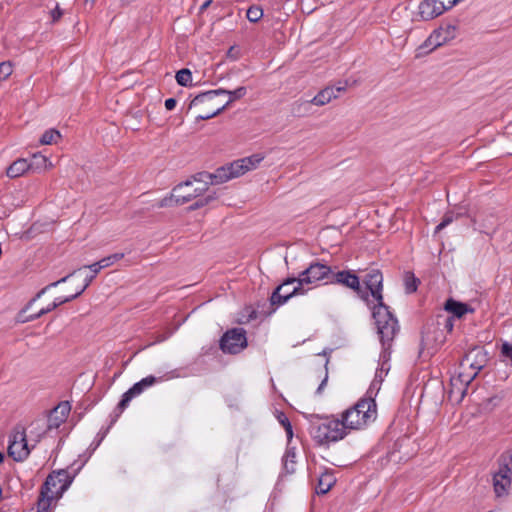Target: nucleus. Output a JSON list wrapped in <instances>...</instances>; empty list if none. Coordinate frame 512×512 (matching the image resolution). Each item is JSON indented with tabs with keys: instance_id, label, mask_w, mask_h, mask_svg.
<instances>
[{
	"instance_id": "nucleus-1",
	"label": "nucleus",
	"mask_w": 512,
	"mask_h": 512,
	"mask_svg": "<svg viewBox=\"0 0 512 512\" xmlns=\"http://www.w3.org/2000/svg\"><path fill=\"white\" fill-rule=\"evenodd\" d=\"M334 282L352 289L371 309L382 345L390 346L398 331L397 319L383 303V276L380 270L371 269L365 276L361 286L359 277L351 271H339Z\"/></svg>"
},
{
	"instance_id": "nucleus-2",
	"label": "nucleus",
	"mask_w": 512,
	"mask_h": 512,
	"mask_svg": "<svg viewBox=\"0 0 512 512\" xmlns=\"http://www.w3.org/2000/svg\"><path fill=\"white\" fill-rule=\"evenodd\" d=\"M347 431L361 430L377 418V404L371 396L359 399L340 415Z\"/></svg>"
},
{
	"instance_id": "nucleus-3",
	"label": "nucleus",
	"mask_w": 512,
	"mask_h": 512,
	"mask_svg": "<svg viewBox=\"0 0 512 512\" xmlns=\"http://www.w3.org/2000/svg\"><path fill=\"white\" fill-rule=\"evenodd\" d=\"M72 482L66 470L52 472L41 487L37 512H52L53 504L62 496Z\"/></svg>"
},
{
	"instance_id": "nucleus-4",
	"label": "nucleus",
	"mask_w": 512,
	"mask_h": 512,
	"mask_svg": "<svg viewBox=\"0 0 512 512\" xmlns=\"http://www.w3.org/2000/svg\"><path fill=\"white\" fill-rule=\"evenodd\" d=\"M208 173L200 174V178L181 183L173 188L171 194L161 199L158 207H169L173 205H183L201 196L208 190V183L211 180L207 178Z\"/></svg>"
},
{
	"instance_id": "nucleus-5",
	"label": "nucleus",
	"mask_w": 512,
	"mask_h": 512,
	"mask_svg": "<svg viewBox=\"0 0 512 512\" xmlns=\"http://www.w3.org/2000/svg\"><path fill=\"white\" fill-rule=\"evenodd\" d=\"M264 158L265 156L263 154L256 153L217 169L213 175L206 176L211 180V184H221L256 169Z\"/></svg>"
},
{
	"instance_id": "nucleus-6",
	"label": "nucleus",
	"mask_w": 512,
	"mask_h": 512,
	"mask_svg": "<svg viewBox=\"0 0 512 512\" xmlns=\"http://www.w3.org/2000/svg\"><path fill=\"white\" fill-rule=\"evenodd\" d=\"M310 434L318 444L327 445L344 439L348 431L341 417H327L318 422H313Z\"/></svg>"
},
{
	"instance_id": "nucleus-7",
	"label": "nucleus",
	"mask_w": 512,
	"mask_h": 512,
	"mask_svg": "<svg viewBox=\"0 0 512 512\" xmlns=\"http://www.w3.org/2000/svg\"><path fill=\"white\" fill-rule=\"evenodd\" d=\"M247 93V89L244 86H240L233 91H228L225 89H216L204 92L202 94L197 95L190 103V107H198L199 104H210L211 102H215L220 95H229V99L224 104L216 105V108L212 112H207L205 114H199L197 116L198 119L208 120L211 119L218 114H220L225 108H227L233 101L243 98Z\"/></svg>"
},
{
	"instance_id": "nucleus-8",
	"label": "nucleus",
	"mask_w": 512,
	"mask_h": 512,
	"mask_svg": "<svg viewBox=\"0 0 512 512\" xmlns=\"http://www.w3.org/2000/svg\"><path fill=\"white\" fill-rule=\"evenodd\" d=\"M492 486L497 498H505L512 491V454H503L492 473Z\"/></svg>"
},
{
	"instance_id": "nucleus-9",
	"label": "nucleus",
	"mask_w": 512,
	"mask_h": 512,
	"mask_svg": "<svg viewBox=\"0 0 512 512\" xmlns=\"http://www.w3.org/2000/svg\"><path fill=\"white\" fill-rule=\"evenodd\" d=\"M488 361L487 352L482 347H474L468 351L463 357L460 367L459 377L461 381L469 383L486 365Z\"/></svg>"
},
{
	"instance_id": "nucleus-10",
	"label": "nucleus",
	"mask_w": 512,
	"mask_h": 512,
	"mask_svg": "<svg viewBox=\"0 0 512 512\" xmlns=\"http://www.w3.org/2000/svg\"><path fill=\"white\" fill-rule=\"evenodd\" d=\"M102 269L95 268L94 263L91 265L83 266L75 271H73L70 275L65 276L61 278L58 281H55L53 283H50L49 285L45 286L43 289H41L36 296L29 302L27 308L31 306L37 299L41 298L42 295H44L50 288L56 287L61 283H64L67 281V279L71 276H75L78 274L85 273L84 278L82 280V283L77 285V289L81 292V294L87 289V287L91 284L93 279L96 277V275L101 271Z\"/></svg>"
},
{
	"instance_id": "nucleus-11",
	"label": "nucleus",
	"mask_w": 512,
	"mask_h": 512,
	"mask_svg": "<svg viewBox=\"0 0 512 512\" xmlns=\"http://www.w3.org/2000/svg\"><path fill=\"white\" fill-rule=\"evenodd\" d=\"M310 288H304L303 285H299L298 278H289L284 283L276 288L273 292L270 300L272 305H283L292 296L303 295Z\"/></svg>"
},
{
	"instance_id": "nucleus-12",
	"label": "nucleus",
	"mask_w": 512,
	"mask_h": 512,
	"mask_svg": "<svg viewBox=\"0 0 512 512\" xmlns=\"http://www.w3.org/2000/svg\"><path fill=\"white\" fill-rule=\"evenodd\" d=\"M331 274L332 270L328 265L319 262L312 263L299 274V285H303L304 288L306 285L317 286L320 281L328 279Z\"/></svg>"
},
{
	"instance_id": "nucleus-13",
	"label": "nucleus",
	"mask_w": 512,
	"mask_h": 512,
	"mask_svg": "<svg viewBox=\"0 0 512 512\" xmlns=\"http://www.w3.org/2000/svg\"><path fill=\"white\" fill-rule=\"evenodd\" d=\"M247 346L245 331L242 328H235L227 331L220 341L223 352L236 354Z\"/></svg>"
},
{
	"instance_id": "nucleus-14",
	"label": "nucleus",
	"mask_w": 512,
	"mask_h": 512,
	"mask_svg": "<svg viewBox=\"0 0 512 512\" xmlns=\"http://www.w3.org/2000/svg\"><path fill=\"white\" fill-rule=\"evenodd\" d=\"M30 453L24 430H15L9 437L8 454L15 461L25 460Z\"/></svg>"
},
{
	"instance_id": "nucleus-15",
	"label": "nucleus",
	"mask_w": 512,
	"mask_h": 512,
	"mask_svg": "<svg viewBox=\"0 0 512 512\" xmlns=\"http://www.w3.org/2000/svg\"><path fill=\"white\" fill-rule=\"evenodd\" d=\"M456 27L454 25H447L440 27L433 31V33L427 38L421 48H427L429 51L445 44L455 37Z\"/></svg>"
},
{
	"instance_id": "nucleus-16",
	"label": "nucleus",
	"mask_w": 512,
	"mask_h": 512,
	"mask_svg": "<svg viewBox=\"0 0 512 512\" xmlns=\"http://www.w3.org/2000/svg\"><path fill=\"white\" fill-rule=\"evenodd\" d=\"M157 382V379L150 375V376H147L145 378H143L142 380H140L139 382L135 383L128 391H126L123 396H122V399L121 401L119 402L118 404V409L120 410V413L126 408L128 407L130 401L136 397V396H139L145 389L153 386L155 383Z\"/></svg>"
},
{
	"instance_id": "nucleus-17",
	"label": "nucleus",
	"mask_w": 512,
	"mask_h": 512,
	"mask_svg": "<svg viewBox=\"0 0 512 512\" xmlns=\"http://www.w3.org/2000/svg\"><path fill=\"white\" fill-rule=\"evenodd\" d=\"M157 382V379L150 375V376H147L145 378H143L142 380H140L139 382L135 383L128 391H126L123 396H122V399L121 401L119 402L118 404V409L120 410V413L126 408L128 407L130 401L136 397V396H139L145 389L153 386L155 383Z\"/></svg>"
},
{
	"instance_id": "nucleus-18",
	"label": "nucleus",
	"mask_w": 512,
	"mask_h": 512,
	"mask_svg": "<svg viewBox=\"0 0 512 512\" xmlns=\"http://www.w3.org/2000/svg\"><path fill=\"white\" fill-rule=\"evenodd\" d=\"M445 11V6L440 0H424L418 7V15L424 21L432 20Z\"/></svg>"
},
{
	"instance_id": "nucleus-19",
	"label": "nucleus",
	"mask_w": 512,
	"mask_h": 512,
	"mask_svg": "<svg viewBox=\"0 0 512 512\" xmlns=\"http://www.w3.org/2000/svg\"><path fill=\"white\" fill-rule=\"evenodd\" d=\"M71 410L69 402H61L49 414L47 429H57L67 419Z\"/></svg>"
},
{
	"instance_id": "nucleus-20",
	"label": "nucleus",
	"mask_w": 512,
	"mask_h": 512,
	"mask_svg": "<svg viewBox=\"0 0 512 512\" xmlns=\"http://www.w3.org/2000/svg\"><path fill=\"white\" fill-rule=\"evenodd\" d=\"M346 91V84H339L338 86H328L319 91L312 99L311 102L316 106H324L330 103L333 99L338 97L337 93Z\"/></svg>"
},
{
	"instance_id": "nucleus-21",
	"label": "nucleus",
	"mask_w": 512,
	"mask_h": 512,
	"mask_svg": "<svg viewBox=\"0 0 512 512\" xmlns=\"http://www.w3.org/2000/svg\"><path fill=\"white\" fill-rule=\"evenodd\" d=\"M313 103L311 100L298 99L294 101L290 106V112L294 117H307L311 115V106Z\"/></svg>"
},
{
	"instance_id": "nucleus-22",
	"label": "nucleus",
	"mask_w": 512,
	"mask_h": 512,
	"mask_svg": "<svg viewBox=\"0 0 512 512\" xmlns=\"http://www.w3.org/2000/svg\"><path fill=\"white\" fill-rule=\"evenodd\" d=\"M30 170V166L28 165V160L25 158H19L15 160L6 170V175L9 178H18L24 175L27 171Z\"/></svg>"
},
{
	"instance_id": "nucleus-23",
	"label": "nucleus",
	"mask_w": 512,
	"mask_h": 512,
	"mask_svg": "<svg viewBox=\"0 0 512 512\" xmlns=\"http://www.w3.org/2000/svg\"><path fill=\"white\" fill-rule=\"evenodd\" d=\"M445 310L457 318H461L468 312H473V309L470 308L467 304L455 301L453 299L446 301Z\"/></svg>"
},
{
	"instance_id": "nucleus-24",
	"label": "nucleus",
	"mask_w": 512,
	"mask_h": 512,
	"mask_svg": "<svg viewBox=\"0 0 512 512\" xmlns=\"http://www.w3.org/2000/svg\"><path fill=\"white\" fill-rule=\"evenodd\" d=\"M28 165L30 166V170L35 172L50 170L53 167L51 161L46 156L39 153L32 156V160L30 162L28 161Z\"/></svg>"
},
{
	"instance_id": "nucleus-25",
	"label": "nucleus",
	"mask_w": 512,
	"mask_h": 512,
	"mask_svg": "<svg viewBox=\"0 0 512 512\" xmlns=\"http://www.w3.org/2000/svg\"><path fill=\"white\" fill-rule=\"evenodd\" d=\"M335 482L336 479L332 473H322L318 479V484L316 486L317 494H326L332 488Z\"/></svg>"
},
{
	"instance_id": "nucleus-26",
	"label": "nucleus",
	"mask_w": 512,
	"mask_h": 512,
	"mask_svg": "<svg viewBox=\"0 0 512 512\" xmlns=\"http://www.w3.org/2000/svg\"><path fill=\"white\" fill-rule=\"evenodd\" d=\"M124 258V253H114L94 263L95 268L104 269Z\"/></svg>"
},
{
	"instance_id": "nucleus-27",
	"label": "nucleus",
	"mask_w": 512,
	"mask_h": 512,
	"mask_svg": "<svg viewBox=\"0 0 512 512\" xmlns=\"http://www.w3.org/2000/svg\"><path fill=\"white\" fill-rule=\"evenodd\" d=\"M176 81L181 86H189L192 83V73L189 69H181L176 73Z\"/></svg>"
},
{
	"instance_id": "nucleus-28",
	"label": "nucleus",
	"mask_w": 512,
	"mask_h": 512,
	"mask_svg": "<svg viewBox=\"0 0 512 512\" xmlns=\"http://www.w3.org/2000/svg\"><path fill=\"white\" fill-rule=\"evenodd\" d=\"M60 136L61 135H60L59 131H57L55 129H50V130L46 131L41 136L40 143L43 145L52 144V143L56 142V140L59 139Z\"/></svg>"
},
{
	"instance_id": "nucleus-29",
	"label": "nucleus",
	"mask_w": 512,
	"mask_h": 512,
	"mask_svg": "<svg viewBox=\"0 0 512 512\" xmlns=\"http://www.w3.org/2000/svg\"><path fill=\"white\" fill-rule=\"evenodd\" d=\"M295 457H296L295 453L291 452V451H287L286 454L284 455L283 465H284V469L288 473H293L295 471V464H296Z\"/></svg>"
},
{
	"instance_id": "nucleus-30",
	"label": "nucleus",
	"mask_w": 512,
	"mask_h": 512,
	"mask_svg": "<svg viewBox=\"0 0 512 512\" xmlns=\"http://www.w3.org/2000/svg\"><path fill=\"white\" fill-rule=\"evenodd\" d=\"M246 16L250 22L255 23L262 18L263 10L259 6H251L247 10Z\"/></svg>"
},
{
	"instance_id": "nucleus-31",
	"label": "nucleus",
	"mask_w": 512,
	"mask_h": 512,
	"mask_svg": "<svg viewBox=\"0 0 512 512\" xmlns=\"http://www.w3.org/2000/svg\"><path fill=\"white\" fill-rule=\"evenodd\" d=\"M80 295H81V292L76 288V292L74 294L70 295V296L55 298L54 301L51 303L52 304V308L56 309L60 305L65 304L67 302H70V301L74 300L75 298H77Z\"/></svg>"
},
{
	"instance_id": "nucleus-32",
	"label": "nucleus",
	"mask_w": 512,
	"mask_h": 512,
	"mask_svg": "<svg viewBox=\"0 0 512 512\" xmlns=\"http://www.w3.org/2000/svg\"><path fill=\"white\" fill-rule=\"evenodd\" d=\"M418 279H416L412 274H407L405 276V289L407 293H413L417 290Z\"/></svg>"
},
{
	"instance_id": "nucleus-33",
	"label": "nucleus",
	"mask_w": 512,
	"mask_h": 512,
	"mask_svg": "<svg viewBox=\"0 0 512 512\" xmlns=\"http://www.w3.org/2000/svg\"><path fill=\"white\" fill-rule=\"evenodd\" d=\"M13 72V66L11 62L5 61L0 63V80H6Z\"/></svg>"
},
{
	"instance_id": "nucleus-34",
	"label": "nucleus",
	"mask_w": 512,
	"mask_h": 512,
	"mask_svg": "<svg viewBox=\"0 0 512 512\" xmlns=\"http://www.w3.org/2000/svg\"><path fill=\"white\" fill-rule=\"evenodd\" d=\"M216 198H217V196H216V194H215V193H210V194H208L207 196H205L204 198H201V199H199L198 201H196V202L191 206V208H192V209H198V208L204 207L205 205H208L209 203H211L212 201H214Z\"/></svg>"
},
{
	"instance_id": "nucleus-35",
	"label": "nucleus",
	"mask_w": 512,
	"mask_h": 512,
	"mask_svg": "<svg viewBox=\"0 0 512 512\" xmlns=\"http://www.w3.org/2000/svg\"><path fill=\"white\" fill-rule=\"evenodd\" d=\"M63 10L59 7V4L56 3L55 6L49 11V15L51 18V23L58 22L63 16Z\"/></svg>"
},
{
	"instance_id": "nucleus-36",
	"label": "nucleus",
	"mask_w": 512,
	"mask_h": 512,
	"mask_svg": "<svg viewBox=\"0 0 512 512\" xmlns=\"http://www.w3.org/2000/svg\"><path fill=\"white\" fill-rule=\"evenodd\" d=\"M453 219H454L453 214H449V213L445 214L442 221L436 226L435 232L438 233L439 231H441L442 229L447 227L450 223L453 222Z\"/></svg>"
},
{
	"instance_id": "nucleus-37",
	"label": "nucleus",
	"mask_w": 512,
	"mask_h": 512,
	"mask_svg": "<svg viewBox=\"0 0 512 512\" xmlns=\"http://www.w3.org/2000/svg\"><path fill=\"white\" fill-rule=\"evenodd\" d=\"M55 308H52V304H49L46 308H42L40 311H38L36 314L30 315L28 318H26L24 321H33L41 316L53 311Z\"/></svg>"
},
{
	"instance_id": "nucleus-38",
	"label": "nucleus",
	"mask_w": 512,
	"mask_h": 512,
	"mask_svg": "<svg viewBox=\"0 0 512 512\" xmlns=\"http://www.w3.org/2000/svg\"><path fill=\"white\" fill-rule=\"evenodd\" d=\"M501 354L512 361V344L504 342L501 346Z\"/></svg>"
},
{
	"instance_id": "nucleus-39",
	"label": "nucleus",
	"mask_w": 512,
	"mask_h": 512,
	"mask_svg": "<svg viewBox=\"0 0 512 512\" xmlns=\"http://www.w3.org/2000/svg\"><path fill=\"white\" fill-rule=\"evenodd\" d=\"M218 104H223V103L217 99L215 102H211L210 104H199L198 106H204V108H206V110L202 111V113H201V114H205L207 112L214 111L216 108V105H218Z\"/></svg>"
},
{
	"instance_id": "nucleus-40",
	"label": "nucleus",
	"mask_w": 512,
	"mask_h": 512,
	"mask_svg": "<svg viewBox=\"0 0 512 512\" xmlns=\"http://www.w3.org/2000/svg\"><path fill=\"white\" fill-rule=\"evenodd\" d=\"M177 101L174 98H168L165 100V108L169 111L176 107Z\"/></svg>"
},
{
	"instance_id": "nucleus-41",
	"label": "nucleus",
	"mask_w": 512,
	"mask_h": 512,
	"mask_svg": "<svg viewBox=\"0 0 512 512\" xmlns=\"http://www.w3.org/2000/svg\"><path fill=\"white\" fill-rule=\"evenodd\" d=\"M445 6V10H449L454 7L459 1L458 0H440Z\"/></svg>"
},
{
	"instance_id": "nucleus-42",
	"label": "nucleus",
	"mask_w": 512,
	"mask_h": 512,
	"mask_svg": "<svg viewBox=\"0 0 512 512\" xmlns=\"http://www.w3.org/2000/svg\"><path fill=\"white\" fill-rule=\"evenodd\" d=\"M285 432H286L287 438L291 439L293 436V431H292V426H291V423L289 420H286Z\"/></svg>"
},
{
	"instance_id": "nucleus-43",
	"label": "nucleus",
	"mask_w": 512,
	"mask_h": 512,
	"mask_svg": "<svg viewBox=\"0 0 512 512\" xmlns=\"http://www.w3.org/2000/svg\"><path fill=\"white\" fill-rule=\"evenodd\" d=\"M327 382V375L325 376V378L323 379V381L321 382V384L319 385V387L317 388V393L320 394L325 386Z\"/></svg>"
},
{
	"instance_id": "nucleus-44",
	"label": "nucleus",
	"mask_w": 512,
	"mask_h": 512,
	"mask_svg": "<svg viewBox=\"0 0 512 512\" xmlns=\"http://www.w3.org/2000/svg\"><path fill=\"white\" fill-rule=\"evenodd\" d=\"M279 420L282 426L285 428L286 420H288V418L285 415H281Z\"/></svg>"
},
{
	"instance_id": "nucleus-45",
	"label": "nucleus",
	"mask_w": 512,
	"mask_h": 512,
	"mask_svg": "<svg viewBox=\"0 0 512 512\" xmlns=\"http://www.w3.org/2000/svg\"><path fill=\"white\" fill-rule=\"evenodd\" d=\"M234 47H231L228 51V56L232 57L233 59H236L237 57L234 55Z\"/></svg>"
},
{
	"instance_id": "nucleus-46",
	"label": "nucleus",
	"mask_w": 512,
	"mask_h": 512,
	"mask_svg": "<svg viewBox=\"0 0 512 512\" xmlns=\"http://www.w3.org/2000/svg\"><path fill=\"white\" fill-rule=\"evenodd\" d=\"M446 327L448 328V330H449V331H451V330H452L453 324H452V322H451V319H448V320H447Z\"/></svg>"
},
{
	"instance_id": "nucleus-47",
	"label": "nucleus",
	"mask_w": 512,
	"mask_h": 512,
	"mask_svg": "<svg viewBox=\"0 0 512 512\" xmlns=\"http://www.w3.org/2000/svg\"><path fill=\"white\" fill-rule=\"evenodd\" d=\"M4 460V455L0 452V463H2Z\"/></svg>"
},
{
	"instance_id": "nucleus-48",
	"label": "nucleus",
	"mask_w": 512,
	"mask_h": 512,
	"mask_svg": "<svg viewBox=\"0 0 512 512\" xmlns=\"http://www.w3.org/2000/svg\"><path fill=\"white\" fill-rule=\"evenodd\" d=\"M209 2L203 4L202 8L208 7Z\"/></svg>"
},
{
	"instance_id": "nucleus-49",
	"label": "nucleus",
	"mask_w": 512,
	"mask_h": 512,
	"mask_svg": "<svg viewBox=\"0 0 512 512\" xmlns=\"http://www.w3.org/2000/svg\"><path fill=\"white\" fill-rule=\"evenodd\" d=\"M488 512H500V511H497V510H491V511H488Z\"/></svg>"
}]
</instances>
